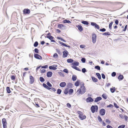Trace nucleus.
I'll use <instances>...</instances> for the list:
<instances>
[{"label":"nucleus","instance_id":"1","mask_svg":"<svg viewBox=\"0 0 128 128\" xmlns=\"http://www.w3.org/2000/svg\"><path fill=\"white\" fill-rule=\"evenodd\" d=\"M86 92V89L85 86L83 88L80 87L77 90L76 94L77 96H78L80 94H84Z\"/></svg>","mask_w":128,"mask_h":128},{"label":"nucleus","instance_id":"2","mask_svg":"<svg viewBox=\"0 0 128 128\" xmlns=\"http://www.w3.org/2000/svg\"><path fill=\"white\" fill-rule=\"evenodd\" d=\"M98 108V106L97 105H92L90 108V110L92 113H94L95 111L97 112Z\"/></svg>","mask_w":128,"mask_h":128},{"label":"nucleus","instance_id":"3","mask_svg":"<svg viewBox=\"0 0 128 128\" xmlns=\"http://www.w3.org/2000/svg\"><path fill=\"white\" fill-rule=\"evenodd\" d=\"M64 50L62 52L63 54L62 57L63 58H65L67 57L68 54V52L67 50Z\"/></svg>","mask_w":128,"mask_h":128},{"label":"nucleus","instance_id":"4","mask_svg":"<svg viewBox=\"0 0 128 128\" xmlns=\"http://www.w3.org/2000/svg\"><path fill=\"white\" fill-rule=\"evenodd\" d=\"M106 113V110L104 108L101 109L100 110V114L101 115L103 116Z\"/></svg>","mask_w":128,"mask_h":128},{"label":"nucleus","instance_id":"5","mask_svg":"<svg viewBox=\"0 0 128 128\" xmlns=\"http://www.w3.org/2000/svg\"><path fill=\"white\" fill-rule=\"evenodd\" d=\"M58 66L56 64H54L52 66H50L49 67V68L50 69L52 70H56L57 69Z\"/></svg>","mask_w":128,"mask_h":128},{"label":"nucleus","instance_id":"6","mask_svg":"<svg viewBox=\"0 0 128 128\" xmlns=\"http://www.w3.org/2000/svg\"><path fill=\"white\" fill-rule=\"evenodd\" d=\"M96 36L95 34H92V40L93 42L94 43L96 42Z\"/></svg>","mask_w":128,"mask_h":128},{"label":"nucleus","instance_id":"7","mask_svg":"<svg viewBox=\"0 0 128 128\" xmlns=\"http://www.w3.org/2000/svg\"><path fill=\"white\" fill-rule=\"evenodd\" d=\"M91 25L92 26H94L97 29H99L100 27L95 22H91Z\"/></svg>","mask_w":128,"mask_h":128},{"label":"nucleus","instance_id":"8","mask_svg":"<svg viewBox=\"0 0 128 128\" xmlns=\"http://www.w3.org/2000/svg\"><path fill=\"white\" fill-rule=\"evenodd\" d=\"M94 100L93 98L90 97H89L87 98L86 100L87 102H93Z\"/></svg>","mask_w":128,"mask_h":128},{"label":"nucleus","instance_id":"9","mask_svg":"<svg viewBox=\"0 0 128 128\" xmlns=\"http://www.w3.org/2000/svg\"><path fill=\"white\" fill-rule=\"evenodd\" d=\"M34 56L36 58L39 60H42V57L40 55L36 54H34Z\"/></svg>","mask_w":128,"mask_h":128},{"label":"nucleus","instance_id":"10","mask_svg":"<svg viewBox=\"0 0 128 128\" xmlns=\"http://www.w3.org/2000/svg\"><path fill=\"white\" fill-rule=\"evenodd\" d=\"M30 83L31 84H32L34 81V78L32 76H30Z\"/></svg>","mask_w":128,"mask_h":128},{"label":"nucleus","instance_id":"11","mask_svg":"<svg viewBox=\"0 0 128 128\" xmlns=\"http://www.w3.org/2000/svg\"><path fill=\"white\" fill-rule=\"evenodd\" d=\"M58 28L61 29L63 30L65 28L66 26L62 24H59L58 26Z\"/></svg>","mask_w":128,"mask_h":128},{"label":"nucleus","instance_id":"12","mask_svg":"<svg viewBox=\"0 0 128 128\" xmlns=\"http://www.w3.org/2000/svg\"><path fill=\"white\" fill-rule=\"evenodd\" d=\"M23 14H29L30 12V10L28 9H25L23 10Z\"/></svg>","mask_w":128,"mask_h":128},{"label":"nucleus","instance_id":"13","mask_svg":"<svg viewBox=\"0 0 128 128\" xmlns=\"http://www.w3.org/2000/svg\"><path fill=\"white\" fill-rule=\"evenodd\" d=\"M79 118L81 120H83L86 118V116L85 115H79L78 116Z\"/></svg>","mask_w":128,"mask_h":128},{"label":"nucleus","instance_id":"14","mask_svg":"<svg viewBox=\"0 0 128 128\" xmlns=\"http://www.w3.org/2000/svg\"><path fill=\"white\" fill-rule=\"evenodd\" d=\"M52 75V72L51 71H48L47 72L46 75L48 77H51Z\"/></svg>","mask_w":128,"mask_h":128},{"label":"nucleus","instance_id":"15","mask_svg":"<svg viewBox=\"0 0 128 128\" xmlns=\"http://www.w3.org/2000/svg\"><path fill=\"white\" fill-rule=\"evenodd\" d=\"M79 63L78 62L75 61L74 62L72 63V64L73 65V66H79Z\"/></svg>","mask_w":128,"mask_h":128},{"label":"nucleus","instance_id":"16","mask_svg":"<svg viewBox=\"0 0 128 128\" xmlns=\"http://www.w3.org/2000/svg\"><path fill=\"white\" fill-rule=\"evenodd\" d=\"M102 99V98L100 96H98L95 99L94 102H97Z\"/></svg>","mask_w":128,"mask_h":128},{"label":"nucleus","instance_id":"17","mask_svg":"<svg viewBox=\"0 0 128 128\" xmlns=\"http://www.w3.org/2000/svg\"><path fill=\"white\" fill-rule=\"evenodd\" d=\"M66 84L65 82H61L60 84V86L61 87L64 88L66 85Z\"/></svg>","mask_w":128,"mask_h":128},{"label":"nucleus","instance_id":"18","mask_svg":"<svg viewBox=\"0 0 128 128\" xmlns=\"http://www.w3.org/2000/svg\"><path fill=\"white\" fill-rule=\"evenodd\" d=\"M76 26L78 28V30L82 32V31L83 28L81 25H79L77 26Z\"/></svg>","mask_w":128,"mask_h":128},{"label":"nucleus","instance_id":"19","mask_svg":"<svg viewBox=\"0 0 128 128\" xmlns=\"http://www.w3.org/2000/svg\"><path fill=\"white\" fill-rule=\"evenodd\" d=\"M124 78V77L122 75L120 74L118 77V79L120 80H122Z\"/></svg>","mask_w":128,"mask_h":128},{"label":"nucleus","instance_id":"20","mask_svg":"<svg viewBox=\"0 0 128 128\" xmlns=\"http://www.w3.org/2000/svg\"><path fill=\"white\" fill-rule=\"evenodd\" d=\"M59 42L60 44H61L63 46H64L65 47H67L68 48L70 47L69 46L67 45L66 44H64V43L62 42H61L60 41H59Z\"/></svg>","mask_w":128,"mask_h":128},{"label":"nucleus","instance_id":"21","mask_svg":"<svg viewBox=\"0 0 128 128\" xmlns=\"http://www.w3.org/2000/svg\"><path fill=\"white\" fill-rule=\"evenodd\" d=\"M80 84V80H78L74 83V85L78 86Z\"/></svg>","mask_w":128,"mask_h":128},{"label":"nucleus","instance_id":"22","mask_svg":"<svg viewBox=\"0 0 128 128\" xmlns=\"http://www.w3.org/2000/svg\"><path fill=\"white\" fill-rule=\"evenodd\" d=\"M91 78L92 80L94 82H96L98 81L97 79L94 76H92L91 77Z\"/></svg>","mask_w":128,"mask_h":128},{"label":"nucleus","instance_id":"23","mask_svg":"<svg viewBox=\"0 0 128 128\" xmlns=\"http://www.w3.org/2000/svg\"><path fill=\"white\" fill-rule=\"evenodd\" d=\"M74 61V60L71 58L68 59L67 60V62L69 63H72Z\"/></svg>","mask_w":128,"mask_h":128},{"label":"nucleus","instance_id":"24","mask_svg":"<svg viewBox=\"0 0 128 128\" xmlns=\"http://www.w3.org/2000/svg\"><path fill=\"white\" fill-rule=\"evenodd\" d=\"M72 84L71 82H69L67 86L68 88H72Z\"/></svg>","mask_w":128,"mask_h":128},{"label":"nucleus","instance_id":"25","mask_svg":"<svg viewBox=\"0 0 128 128\" xmlns=\"http://www.w3.org/2000/svg\"><path fill=\"white\" fill-rule=\"evenodd\" d=\"M6 90L7 91V92L8 94H10V92H11V91L10 90V88L8 86L6 88Z\"/></svg>","mask_w":128,"mask_h":128},{"label":"nucleus","instance_id":"26","mask_svg":"<svg viewBox=\"0 0 128 128\" xmlns=\"http://www.w3.org/2000/svg\"><path fill=\"white\" fill-rule=\"evenodd\" d=\"M2 124H7L6 120L5 118H3L2 119Z\"/></svg>","mask_w":128,"mask_h":128},{"label":"nucleus","instance_id":"27","mask_svg":"<svg viewBox=\"0 0 128 128\" xmlns=\"http://www.w3.org/2000/svg\"><path fill=\"white\" fill-rule=\"evenodd\" d=\"M77 79V76L75 75H74L72 76V80L73 81H75Z\"/></svg>","mask_w":128,"mask_h":128},{"label":"nucleus","instance_id":"28","mask_svg":"<svg viewBox=\"0 0 128 128\" xmlns=\"http://www.w3.org/2000/svg\"><path fill=\"white\" fill-rule=\"evenodd\" d=\"M72 67L74 69H75V70L79 71H81V70L80 69L78 68V67L76 66H72Z\"/></svg>","mask_w":128,"mask_h":128},{"label":"nucleus","instance_id":"29","mask_svg":"<svg viewBox=\"0 0 128 128\" xmlns=\"http://www.w3.org/2000/svg\"><path fill=\"white\" fill-rule=\"evenodd\" d=\"M96 75L97 76L98 78L100 80L101 78V76L99 73H96Z\"/></svg>","mask_w":128,"mask_h":128},{"label":"nucleus","instance_id":"30","mask_svg":"<svg viewBox=\"0 0 128 128\" xmlns=\"http://www.w3.org/2000/svg\"><path fill=\"white\" fill-rule=\"evenodd\" d=\"M63 22L64 23H71V22L69 20H63Z\"/></svg>","mask_w":128,"mask_h":128},{"label":"nucleus","instance_id":"31","mask_svg":"<svg viewBox=\"0 0 128 128\" xmlns=\"http://www.w3.org/2000/svg\"><path fill=\"white\" fill-rule=\"evenodd\" d=\"M81 23L84 24L86 25H88L89 24L88 22L86 21H82L81 22Z\"/></svg>","mask_w":128,"mask_h":128},{"label":"nucleus","instance_id":"32","mask_svg":"<svg viewBox=\"0 0 128 128\" xmlns=\"http://www.w3.org/2000/svg\"><path fill=\"white\" fill-rule=\"evenodd\" d=\"M40 81L42 82H44L45 80L44 78L42 76H41L39 78Z\"/></svg>","mask_w":128,"mask_h":128},{"label":"nucleus","instance_id":"33","mask_svg":"<svg viewBox=\"0 0 128 128\" xmlns=\"http://www.w3.org/2000/svg\"><path fill=\"white\" fill-rule=\"evenodd\" d=\"M110 90L112 93H114L116 90L115 88L114 87L113 88H110Z\"/></svg>","mask_w":128,"mask_h":128},{"label":"nucleus","instance_id":"34","mask_svg":"<svg viewBox=\"0 0 128 128\" xmlns=\"http://www.w3.org/2000/svg\"><path fill=\"white\" fill-rule=\"evenodd\" d=\"M58 74H59L60 76L64 77L65 76L64 74V73H63L62 72H58Z\"/></svg>","mask_w":128,"mask_h":128},{"label":"nucleus","instance_id":"35","mask_svg":"<svg viewBox=\"0 0 128 128\" xmlns=\"http://www.w3.org/2000/svg\"><path fill=\"white\" fill-rule=\"evenodd\" d=\"M62 92V90L59 88L58 89L57 91V93L58 94H60Z\"/></svg>","mask_w":128,"mask_h":128},{"label":"nucleus","instance_id":"36","mask_svg":"<svg viewBox=\"0 0 128 128\" xmlns=\"http://www.w3.org/2000/svg\"><path fill=\"white\" fill-rule=\"evenodd\" d=\"M74 92V90L72 89H70L68 91V94L70 95L72 94V93H73Z\"/></svg>","mask_w":128,"mask_h":128},{"label":"nucleus","instance_id":"37","mask_svg":"<svg viewBox=\"0 0 128 128\" xmlns=\"http://www.w3.org/2000/svg\"><path fill=\"white\" fill-rule=\"evenodd\" d=\"M102 97L105 100H106L107 98V96L105 94H103L102 95Z\"/></svg>","mask_w":128,"mask_h":128},{"label":"nucleus","instance_id":"38","mask_svg":"<svg viewBox=\"0 0 128 128\" xmlns=\"http://www.w3.org/2000/svg\"><path fill=\"white\" fill-rule=\"evenodd\" d=\"M68 88H66L64 89V94H67L68 93Z\"/></svg>","mask_w":128,"mask_h":128},{"label":"nucleus","instance_id":"39","mask_svg":"<svg viewBox=\"0 0 128 128\" xmlns=\"http://www.w3.org/2000/svg\"><path fill=\"white\" fill-rule=\"evenodd\" d=\"M94 68L98 70H100V67L98 65L95 66L94 67Z\"/></svg>","mask_w":128,"mask_h":128},{"label":"nucleus","instance_id":"40","mask_svg":"<svg viewBox=\"0 0 128 128\" xmlns=\"http://www.w3.org/2000/svg\"><path fill=\"white\" fill-rule=\"evenodd\" d=\"M46 37L50 40L53 39L54 38V37L52 36H47Z\"/></svg>","mask_w":128,"mask_h":128},{"label":"nucleus","instance_id":"41","mask_svg":"<svg viewBox=\"0 0 128 128\" xmlns=\"http://www.w3.org/2000/svg\"><path fill=\"white\" fill-rule=\"evenodd\" d=\"M38 42L36 41L34 44V46L35 47H36L38 45Z\"/></svg>","mask_w":128,"mask_h":128},{"label":"nucleus","instance_id":"42","mask_svg":"<svg viewBox=\"0 0 128 128\" xmlns=\"http://www.w3.org/2000/svg\"><path fill=\"white\" fill-rule=\"evenodd\" d=\"M125 125L124 124H122L119 126L118 127V128H124L125 127Z\"/></svg>","mask_w":128,"mask_h":128},{"label":"nucleus","instance_id":"43","mask_svg":"<svg viewBox=\"0 0 128 128\" xmlns=\"http://www.w3.org/2000/svg\"><path fill=\"white\" fill-rule=\"evenodd\" d=\"M113 24V22H112L110 23L109 24V28L110 30L112 29V26Z\"/></svg>","mask_w":128,"mask_h":128},{"label":"nucleus","instance_id":"44","mask_svg":"<svg viewBox=\"0 0 128 128\" xmlns=\"http://www.w3.org/2000/svg\"><path fill=\"white\" fill-rule=\"evenodd\" d=\"M81 61L83 63H84L86 62V59L84 58H82L81 59Z\"/></svg>","mask_w":128,"mask_h":128},{"label":"nucleus","instance_id":"45","mask_svg":"<svg viewBox=\"0 0 128 128\" xmlns=\"http://www.w3.org/2000/svg\"><path fill=\"white\" fill-rule=\"evenodd\" d=\"M46 84L49 87H52V84L49 81H48L46 83Z\"/></svg>","mask_w":128,"mask_h":128},{"label":"nucleus","instance_id":"46","mask_svg":"<svg viewBox=\"0 0 128 128\" xmlns=\"http://www.w3.org/2000/svg\"><path fill=\"white\" fill-rule=\"evenodd\" d=\"M82 71L83 73H85L87 72V70L85 68H83L82 69Z\"/></svg>","mask_w":128,"mask_h":128},{"label":"nucleus","instance_id":"47","mask_svg":"<svg viewBox=\"0 0 128 128\" xmlns=\"http://www.w3.org/2000/svg\"><path fill=\"white\" fill-rule=\"evenodd\" d=\"M11 78L12 80L14 81L16 77L12 75L11 76Z\"/></svg>","mask_w":128,"mask_h":128},{"label":"nucleus","instance_id":"48","mask_svg":"<svg viewBox=\"0 0 128 128\" xmlns=\"http://www.w3.org/2000/svg\"><path fill=\"white\" fill-rule=\"evenodd\" d=\"M56 52L59 54H62V52H60V50L59 49H56Z\"/></svg>","mask_w":128,"mask_h":128},{"label":"nucleus","instance_id":"49","mask_svg":"<svg viewBox=\"0 0 128 128\" xmlns=\"http://www.w3.org/2000/svg\"><path fill=\"white\" fill-rule=\"evenodd\" d=\"M34 103V104L36 107L39 108L40 107L39 104H38V103H36V102H35Z\"/></svg>","mask_w":128,"mask_h":128},{"label":"nucleus","instance_id":"50","mask_svg":"<svg viewBox=\"0 0 128 128\" xmlns=\"http://www.w3.org/2000/svg\"><path fill=\"white\" fill-rule=\"evenodd\" d=\"M63 71L68 74V70L67 69H64L63 70Z\"/></svg>","mask_w":128,"mask_h":128},{"label":"nucleus","instance_id":"51","mask_svg":"<svg viewBox=\"0 0 128 128\" xmlns=\"http://www.w3.org/2000/svg\"><path fill=\"white\" fill-rule=\"evenodd\" d=\"M53 57L54 58H57L58 57V55L56 53H54L53 56Z\"/></svg>","mask_w":128,"mask_h":128},{"label":"nucleus","instance_id":"52","mask_svg":"<svg viewBox=\"0 0 128 128\" xmlns=\"http://www.w3.org/2000/svg\"><path fill=\"white\" fill-rule=\"evenodd\" d=\"M98 120L99 122H102V120L100 117V116H98Z\"/></svg>","mask_w":128,"mask_h":128},{"label":"nucleus","instance_id":"53","mask_svg":"<svg viewBox=\"0 0 128 128\" xmlns=\"http://www.w3.org/2000/svg\"><path fill=\"white\" fill-rule=\"evenodd\" d=\"M116 75V73L115 72H113L111 74V76L112 77L115 76Z\"/></svg>","mask_w":128,"mask_h":128},{"label":"nucleus","instance_id":"54","mask_svg":"<svg viewBox=\"0 0 128 128\" xmlns=\"http://www.w3.org/2000/svg\"><path fill=\"white\" fill-rule=\"evenodd\" d=\"M48 65H46L42 66V68H46L48 67Z\"/></svg>","mask_w":128,"mask_h":128},{"label":"nucleus","instance_id":"55","mask_svg":"<svg viewBox=\"0 0 128 128\" xmlns=\"http://www.w3.org/2000/svg\"><path fill=\"white\" fill-rule=\"evenodd\" d=\"M106 30L105 28H102V29H100V32H105Z\"/></svg>","mask_w":128,"mask_h":128},{"label":"nucleus","instance_id":"56","mask_svg":"<svg viewBox=\"0 0 128 128\" xmlns=\"http://www.w3.org/2000/svg\"><path fill=\"white\" fill-rule=\"evenodd\" d=\"M114 106L112 104H110L108 105L106 107L107 108H112Z\"/></svg>","mask_w":128,"mask_h":128},{"label":"nucleus","instance_id":"57","mask_svg":"<svg viewBox=\"0 0 128 128\" xmlns=\"http://www.w3.org/2000/svg\"><path fill=\"white\" fill-rule=\"evenodd\" d=\"M105 121L108 124H109L110 123V121L108 119H106Z\"/></svg>","mask_w":128,"mask_h":128},{"label":"nucleus","instance_id":"58","mask_svg":"<svg viewBox=\"0 0 128 128\" xmlns=\"http://www.w3.org/2000/svg\"><path fill=\"white\" fill-rule=\"evenodd\" d=\"M105 36H109L110 35V34L108 32H105Z\"/></svg>","mask_w":128,"mask_h":128},{"label":"nucleus","instance_id":"59","mask_svg":"<svg viewBox=\"0 0 128 128\" xmlns=\"http://www.w3.org/2000/svg\"><path fill=\"white\" fill-rule=\"evenodd\" d=\"M114 107L116 108H119V106H118L116 103L115 102H114Z\"/></svg>","mask_w":128,"mask_h":128},{"label":"nucleus","instance_id":"60","mask_svg":"<svg viewBox=\"0 0 128 128\" xmlns=\"http://www.w3.org/2000/svg\"><path fill=\"white\" fill-rule=\"evenodd\" d=\"M101 75H102V78L103 79H104L105 78H106V76L104 75V74L103 73H102L101 74Z\"/></svg>","mask_w":128,"mask_h":128},{"label":"nucleus","instance_id":"61","mask_svg":"<svg viewBox=\"0 0 128 128\" xmlns=\"http://www.w3.org/2000/svg\"><path fill=\"white\" fill-rule=\"evenodd\" d=\"M42 86L43 87L45 88H46L48 86L45 83H43L42 84Z\"/></svg>","mask_w":128,"mask_h":128},{"label":"nucleus","instance_id":"62","mask_svg":"<svg viewBox=\"0 0 128 128\" xmlns=\"http://www.w3.org/2000/svg\"><path fill=\"white\" fill-rule=\"evenodd\" d=\"M127 27H128V25H126L124 27V29H123V31H126V30L127 28Z\"/></svg>","mask_w":128,"mask_h":128},{"label":"nucleus","instance_id":"63","mask_svg":"<svg viewBox=\"0 0 128 128\" xmlns=\"http://www.w3.org/2000/svg\"><path fill=\"white\" fill-rule=\"evenodd\" d=\"M34 52H35L38 53V48H35V49L34 50Z\"/></svg>","mask_w":128,"mask_h":128},{"label":"nucleus","instance_id":"64","mask_svg":"<svg viewBox=\"0 0 128 128\" xmlns=\"http://www.w3.org/2000/svg\"><path fill=\"white\" fill-rule=\"evenodd\" d=\"M66 105L69 108H70L71 106V104L69 103H67L66 104Z\"/></svg>","mask_w":128,"mask_h":128}]
</instances>
